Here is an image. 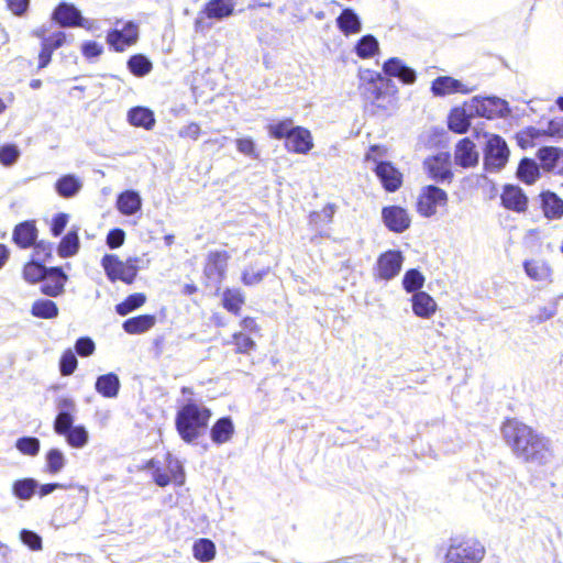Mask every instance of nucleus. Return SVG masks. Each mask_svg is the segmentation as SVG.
Returning a JSON list of instances; mask_svg holds the SVG:
<instances>
[{
  "label": "nucleus",
  "mask_w": 563,
  "mask_h": 563,
  "mask_svg": "<svg viewBox=\"0 0 563 563\" xmlns=\"http://www.w3.org/2000/svg\"><path fill=\"white\" fill-rule=\"evenodd\" d=\"M120 386V379L114 373L99 376L95 384L96 391L106 398H115L119 394Z\"/></svg>",
  "instance_id": "obj_30"
},
{
  "label": "nucleus",
  "mask_w": 563,
  "mask_h": 563,
  "mask_svg": "<svg viewBox=\"0 0 563 563\" xmlns=\"http://www.w3.org/2000/svg\"><path fill=\"white\" fill-rule=\"evenodd\" d=\"M509 150L503 137L492 134L487 139L484 165L488 172L500 170L508 162Z\"/></svg>",
  "instance_id": "obj_9"
},
{
  "label": "nucleus",
  "mask_w": 563,
  "mask_h": 563,
  "mask_svg": "<svg viewBox=\"0 0 563 563\" xmlns=\"http://www.w3.org/2000/svg\"><path fill=\"white\" fill-rule=\"evenodd\" d=\"M465 107L471 114L487 119L504 117L509 112L508 103L497 97H473Z\"/></svg>",
  "instance_id": "obj_8"
},
{
  "label": "nucleus",
  "mask_w": 563,
  "mask_h": 563,
  "mask_svg": "<svg viewBox=\"0 0 563 563\" xmlns=\"http://www.w3.org/2000/svg\"><path fill=\"white\" fill-rule=\"evenodd\" d=\"M366 161L368 163L371 161L374 162V172L387 191L394 192L401 186L402 175L394 165L387 162L377 163L376 159L372 157V153H367Z\"/></svg>",
  "instance_id": "obj_13"
},
{
  "label": "nucleus",
  "mask_w": 563,
  "mask_h": 563,
  "mask_svg": "<svg viewBox=\"0 0 563 563\" xmlns=\"http://www.w3.org/2000/svg\"><path fill=\"white\" fill-rule=\"evenodd\" d=\"M117 209L123 216L136 214L142 208V198L135 190H125L118 196Z\"/></svg>",
  "instance_id": "obj_25"
},
{
  "label": "nucleus",
  "mask_w": 563,
  "mask_h": 563,
  "mask_svg": "<svg viewBox=\"0 0 563 563\" xmlns=\"http://www.w3.org/2000/svg\"><path fill=\"white\" fill-rule=\"evenodd\" d=\"M478 152L475 144L467 137L461 140L454 151L455 163L464 168L474 167L478 163Z\"/></svg>",
  "instance_id": "obj_22"
},
{
  "label": "nucleus",
  "mask_w": 563,
  "mask_h": 563,
  "mask_svg": "<svg viewBox=\"0 0 563 563\" xmlns=\"http://www.w3.org/2000/svg\"><path fill=\"white\" fill-rule=\"evenodd\" d=\"M404 255L400 251L389 250L380 254L375 266V276L382 280L394 279L401 271Z\"/></svg>",
  "instance_id": "obj_11"
},
{
  "label": "nucleus",
  "mask_w": 563,
  "mask_h": 563,
  "mask_svg": "<svg viewBox=\"0 0 563 563\" xmlns=\"http://www.w3.org/2000/svg\"><path fill=\"white\" fill-rule=\"evenodd\" d=\"M76 352L80 355V356H89L93 353L95 351V343L91 339L89 338H81L79 339L77 342H76Z\"/></svg>",
  "instance_id": "obj_64"
},
{
  "label": "nucleus",
  "mask_w": 563,
  "mask_h": 563,
  "mask_svg": "<svg viewBox=\"0 0 563 563\" xmlns=\"http://www.w3.org/2000/svg\"><path fill=\"white\" fill-rule=\"evenodd\" d=\"M128 121L131 125L152 130L155 125V115L152 110L145 107H134L128 112Z\"/></svg>",
  "instance_id": "obj_29"
},
{
  "label": "nucleus",
  "mask_w": 563,
  "mask_h": 563,
  "mask_svg": "<svg viewBox=\"0 0 563 563\" xmlns=\"http://www.w3.org/2000/svg\"><path fill=\"white\" fill-rule=\"evenodd\" d=\"M146 301V296L144 294L137 292L130 295L124 301L115 306V311L120 316H126L133 310L142 307Z\"/></svg>",
  "instance_id": "obj_46"
},
{
  "label": "nucleus",
  "mask_w": 563,
  "mask_h": 563,
  "mask_svg": "<svg viewBox=\"0 0 563 563\" xmlns=\"http://www.w3.org/2000/svg\"><path fill=\"white\" fill-rule=\"evenodd\" d=\"M426 278L421 272L418 269H409L405 273L402 277V287L409 294H415L418 291H422Z\"/></svg>",
  "instance_id": "obj_41"
},
{
  "label": "nucleus",
  "mask_w": 563,
  "mask_h": 563,
  "mask_svg": "<svg viewBox=\"0 0 563 563\" xmlns=\"http://www.w3.org/2000/svg\"><path fill=\"white\" fill-rule=\"evenodd\" d=\"M485 548L476 539H465L450 545L443 563H479Z\"/></svg>",
  "instance_id": "obj_7"
},
{
  "label": "nucleus",
  "mask_w": 563,
  "mask_h": 563,
  "mask_svg": "<svg viewBox=\"0 0 563 563\" xmlns=\"http://www.w3.org/2000/svg\"><path fill=\"white\" fill-rule=\"evenodd\" d=\"M155 317L151 314H143L130 318L123 322V329L129 334H140L148 331L155 324Z\"/></svg>",
  "instance_id": "obj_34"
},
{
  "label": "nucleus",
  "mask_w": 563,
  "mask_h": 563,
  "mask_svg": "<svg viewBox=\"0 0 563 563\" xmlns=\"http://www.w3.org/2000/svg\"><path fill=\"white\" fill-rule=\"evenodd\" d=\"M223 307L233 313H239L243 303H244V295L240 289L229 288L223 291L222 298Z\"/></svg>",
  "instance_id": "obj_40"
},
{
  "label": "nucleus",
  "mask_w": 563,
  "mask_h": 563,
  "mask_svg": "<svg viewBox=\"0 0 563 563\" xmlns=\"http://www.w3.org/2000/svg\"><path fill=\"white\" fill-rule=\"evenodd\" d=\"M66 462V456L62 450L51 449L45 455V472L56 475L63 471Z\"/></svg>",
  "instance_id": "obj_38"
},
{
  "label": "nucleus",
  "mask_w": 563,
  "mask_h": 563,
  "mask_svg": "<svg viewBox=\"0 0 563 563\" xmlns=\"http://www.w3.org/2000/svg\"><path fill=\"white\" fill-rule=\"evenodd\" d=\"M385 75L398 78L405 85H412L416 81V71L408 67L405 62L398 57H391L383 65Z\"/></svg>",
  "instance_id": "obj_21"
},
{
  "label": "nucleus",
  "mask_w": 563,
  "mask_h": 563,
  "mask_svg": "<svg viewBox=\"0 0 563 563\" xmlns=\"http://www.w3.org/2000/svg\"><path fill=\"white\" fill-rule=\"evenodd\" d=\"M37 482L33 478H24L14 482L13 494L16 498L22 500H29L35 493Z\"/></svg>",
  "instance_id": "obj_43"
},
{
  "label": "nucleus",
  "mask_w": 563,
  "mask_h": 563,
  "mask_svg": "<svg viewBox=\"0 0 563 563\" xmlns=\"http://www.w3.org/2000/svg\"><path fill=\"white\" fill-rule=\"evenodd\" d=\"M194 556L200 562H209L216 556V545L209 539H199L192 547Z\"/></svg>",
  "instance_id": "obj_39"
},
{
  "label": "nucleus",
  "mask_w": 563,
  "mask_h": 563,
  "mask_svg": "<svg viewBox=\"0 0 563 563\" xmlns=\"http://www.w3.org/2000/svg\"><path fill=\"white\" fill-rule=\"evenodd\" d=\"M518 177L526 184H533L539 177L538 165L531 159H522L518 167Z\"/></svg>",
  "instance_id": "obj_47"
},
{
  "label": "nucleus",
  "mask_w": 563,
  "mask_h": 563,
  "mask_svg": "<svg viewBox=\"0 0 563 563\" xmlns=\"http://www.w3.org/2000/svg\"><path fill=\"white\" fill-rule=\"evenodd\" d=\"M358 90L366 104L376 110L388 111L395 107V98L386 90L384 77L375 70L360 71Z\"/></svg>",
  "instance_id": "obj_2"
},
{
  "label": "nucleus",
  "mask_w": 563,
  "mask_h": 563,
  "mask_svg": "<svg viewBox=\"0 0 563 563\" xmlns=\"http://www.w3.org/2000/svg\"><path fill=\"white\" fill-rule=\"evenodd\" d=\"M501 434L514 455L527 463L545 465L552 457L549 440L531 427L509 419L501 427Z\"/></svg>",
  "instance_id": "obj_1"
},
{
  "label": "nucleus",
  "mask_w": 563,
  "mask_h": 563,
  "mask_svg": "<svg viewBox=\"0 0 563 563\" xmlns=\"http://www.w3.org/2000/svg\"><path fill=\"white\" fill-rule=\"evenodd\" d=\"M81 18V12L68 2H60L52 13V20L62 27H77Z\"/></svg>",
  "instance_id": "obj_20"
},
{
  "label": "nucleus",
  "mask_w": 563,
  "mask_h": 563,
  "mask_svg": "<svg viewBox=\"0 0 563 563\" xmlns=\"http://www.w3.org/2000/svg\"><path fill=\"white\" fill-rule=\"evenodd\" d=\"M234 433V426L230 418L219 419L212 427L211 440L217 444H223L231 440Z\"/></svg>",
  "instance_id": "obj_33"
},
{
  "label": "nucleus",
  "mask_w": 563,
  "mask_h": 563,
  "mask_svg": "<svg viewBox=\"0 0 563 563\" xmlns=\"http://www.w3.org/2000/svg\"><path fill=\"white\" fill-rule=\"evenodd\" d=\"M285 147L289 152L296 154H307L313 147V139L311 132L302 126H295L289 135L288 141L285 143Z\"/></svg>",
  "instance_id": "obj_19"
},
{
  "label": "nucleus",
  "mask_w": 563,
  "mask_h": 563,
  "mask_svg": "<svg viewBox=\"0 0 563 563\" xmlns=\"http://www.w3.org/2000/svg\"><path fill=\"white\" fill-rule=\"evenodd\" d=\"M65 439L69 446L82 449L89 441V433L84 426H75L65 435Z\"/></svg>",
  "instance_id": "obj_44"
},
{
  "label": "nucleus",
  "mask_w": 563,
  "mask_h": 563,
  "mask_svg": "<svg viewBox=\"0 0 563 563\" xmlns=\"http://www.w3.org/2000/svg\"><path fill=\"white\" fill-rule=\"evenodd\" d=\"M235 144H236V150L239 151V153H241L247 157H251L253 159L258 158L256 145L252 137H249V136L239 137L235 140Z\"/></svg>",
  "instance_id": "obj_56"
},
{
  "label": "nucleus",
  "mask_w": 563,
  "mask_h": 563,
  "mask_svg": "<svg viewBox=\"0 0 563 563\" xmlns=\"http://www.w3.org/2000/svg\"><path fill=\"white\" fill-rule=\"evenodd\" d=\"M235 0H210L201 14L208 19L223 20L231 16L234 12Z\"/></svg>",
  "instance_id": "obj_27"
},
{
  "label": "nucleus",
  "mask_w": 563,
  "mask_h": 563,
  "mask_svg": "<svg viewBox=\"0 0 563 563\" xmlns=\"http://www.w3.org/2000/svg\"><path fill=\"white\" fill-rule=\"evenodd\" d=\"M128 68L137 77H143L152 70V63L144 55L137 54L130 57Z\"/></svg>",
  "instance_id": "obj_45"
},
{
  "label": "nucleus",
  "mask_w": 563,
  "mask_h": 563,
  "mask_svg": "<svg viewBox=\"0 0 563 563\" xmlns=\"http://www.w3.org/2000/svg\"><path fill=\"white\" fill-rule=\"evenodd\" d=\"M471 114L468 109L465 108H454L449 115V128L451 131L455 133H465L470 128Z\"/></svg>",
  "instance_id": "obj_32"
},
{
  "label": "nucleus",
  "mask_w": 563,
  "mask_h": 563,
  "mask_svg": "<svg viewBox=\"0 0 563 563\" xmlns=\"http://www.w3.org/2000/svg\"><path fill=\"white\" fill-rule=\"evenodd\" d=\"M15 448L24 455L36 456L40 451V440L33 437H23L16 440Z\"/></svg>",
  "instance_id": "obj_53"
},
{
  "label": "nucleus",
  "mask_w": 563,
  "mask_h": 563,
  "mask_svg": "<svg viewBox=\"0 0 563 563\" xmlns=\"http://www.w3.org/2000/svg\"><path fill=\"white\" fill-rule=\"evenodd\" d=\"M147 467L153 470L154 482L161 487L172 483L181 486L185 483V472L181 463L169 453L166 455L164 464L159 461L151 460Z\"/></svg>",
  "instance_id": "obj_5"
},
{
  "label": "nucleus",
  "mask_w": 563,
  "mask_h": 563,
  "mask_svg": "<svg viewBox=\"0 0 563 563\" xmlns=\"http://www.w3.org/2000/svg\"><path fill=\"white\" fill-rule=\"evenodd\" d=\"M125 233L121 229H113L107 235V244L111 249H117L124 243Z\"/></svg>",
  "instance_id": "obj_63"
},
{
  "label": "nucleus",
  "mask_w": 563,
  "mask_h": 563,
  "mask_svg": "<svg viewBox=\"0 0 563 563\" xmlns=\"http://www.w3.org/2000/svg\"><path fill=\"white\" fill-rule=\"evenodd\" d=\"M77 367V358L75 354L68 350L60 358V373L64 376L70 375Z\"/></svg>",
  "instance_id": "obj_58"
},
{
  "label": "nucleus",
  "mask_w": 563,
  "mask_h": 563,
  "mask_svg": "<svg viewBox=\"0 0 563 563\" xmlns=\"http://www.w3.org/2000/svg\"><path fill=\"white\" fill-rule=\"evenodd\" d=\"M542 208L548 219H560L563 217V200L553 192L542 195Z\"/></svg>",
  "instance_id": "obj_35"
},
{
  "label": "nucleus",
  "mask_w": 563,
  "mask_h": 563,
  "mask_svg": "<svg viewBox=\"0 0 563 563\" xmlns=\"http://www.w3.org/2000/svg\"><path fill=\"white\" fill-rule=\"evenodd\" d=\"M101 265L111 282L121 280L132 284L137 271L148 267L150 260L133 256L123 262L114 254H107L102 257Z\"/></svg>",
  "instance_id": "obj_4"
},
{
  "label": "nucleus",
  "mask_w": 563,
  "mask_h": 563,
  "mask_svg": "<svg viewBox=\"0 0 563 563\" xmlns=\"http://www.w3.org/2000/svg\"><path fill=\"white\" fill-rule=\"evenodd\" d=\"M412 313L420 319L430 320L438 311V303L434 298L426 291H418L411 295L410 299Z\"/></svg>",
  "instance_id": "obj_17"
},
{
  "label": "nucleus",
  "mask_w": 563,
  "mask_h": 563,
  "mask_svg": "<svg viewBox=\"0 0 563 563\" xmlns=\"http://www.w3.org/2000/svg\"><path fill=\"white\" fill-rule=\"evenodd\" d=\"M66 282L67 275L59 267H53L45 277L42 291L47 296L56 297L64 291Z\"/></svg>",
  "instance_id": "obj_28"
},
{
  "label": "nucleus",
  "mask_w": 563,
  "mask_h": 563,
  "mask_svg": "<svg viewBox=\"0 0 563 563\" xmlns=\"http://www.w3.org/2000/svg\"><path fill=\"white\" fill-rule=\"evenodd\" d=\"M81 53L82 55L88 58H96L100 56L103 52V47L101 44L95 42V41H86L81 44Z\"/></svg>",
  "instance_id": "obj_60"
},
{
  "label": "nucleus",
  "mask_w": 563,
  "mask_h": 563,
  "mask_svg": "<svg viewBox=\"0 0 563 563\" xmlns=\"http://www.w3.org/2000/svg\"><path fill=\"white\" fill-rule=\"evenodd\" d=\"M295 126L292 125L291 120H283L276 123H272L268 125V133L272 137L276 140L285 139L288 141L290 133Z\"/></svg>",
  "instance_id": "obj_50"
},
{
  "label": "nucleus",
  "mask_w": 563,
  "mask_h": 563,
  "mask_svg": "<svg viewBox=\"0 0 563 563\" xmlns=\"http://www.w3.org/2000/svg\"><path fill=\"white\" fill-rule=\"evenodd\" d=\"M31 312L34 317L43 319H53L58 316V308L56 303L48 299L36 300L32 305Z\"/></svg>",
  "instance_id": "obj_42"
},
{
  "label": "nucleus",
  "mask_w": 563,
  "mask_h": 563,
  "mask_svg": "<svg viewBox=\"0 0 563 563\" xmlns=\"http://www.w3.org/2000/svg\"><path fill=\"white\" fill-rule=\"evenodd\" d=\"M74 423V417L69 412L58 413L54 421V431L58 435L65 437L71 428Z\"/></svg>",
  "instance_id": "obj_54"
},
{
  "label": "nucleus",
  "mask_w": 563,
  "mask_h": 563,
  "mask_svg": "<svg viewBox=\"0 0 563 563\" xmlns=\"http://www.w3.org/2000/svg\"><path fill=\"white\" fill-rule=\"evenodd\" d=\"M232 343L236 346L238 353H250L255 349V342L245 333L236 332L232 336Z\"/></svg>",
  "instance_id": "obj_55"
},
{
  "label": "nucleus",
  "mask_w": 563,
  "mask_h": 563,
  "mask_svg": "<svg viewBox=\"0 0 563 563\" xmlns=\"http://www.w3.org/2000/svg\"><path fill=\"white\" fill-rule=\"evenodd\" d=\"M139 40V24L128 21L121 29H113L107 34V43L117 52H124Z\"/></svg>",
  "instance_id": "obj_12"
},
{
  "label": "nucleus",
  "mask_w": 563,
  "mask_h": 563,
  "mask_svg": "<svg viewBox=\"0 0 563 563\" xmlns=\"http://www.w3.org/2000/svg\"><path fill=\"white\" fill-rule=\"evenodd\" d=\"M21 541L33 551L42 549V539L38 534L30 530H22L20 533Z\"/></svg>",
  "instance_id": "obj_59"
},
{
  "label": "nucleus",
  "mask_w": 563,
  "mask_h": 563,
  "mask_svg": "<svg viewBox=\"0 0 563 563\" xmlns=\"http://www.w3.org/2000/svg\"><path fill=\"white\" fill-rule=\"evenodd\" d=\"M229 258L230 255L225 251L210 252L205 266L206 276L216 283H221L225 275Z\"/></svg>",
  "instance_id": "obj_18"
},
{
  "label": "nucleus",
  "mask_w": 563,
  "mask_h": 563,
  "mask_svg": "<svg viewBox=\"0 0 563 563\" xmlns=\"http://www.w3.org/2000/svg\"><path fill=\"white\" fill-rule=\"evenodd\" d=\"M378 51V42L372 35L363 36L355 46V52L361 58H369Z\"/></svg>",
  "instance_id": "obj_49"
},
{
  "label": "nucleus",
  "mask_w": 563,
  "mask_h": 563,
  "mask_svg": "<svg viewBox=\"0 0 563 563\" xmlns=\"http://www.w3.org/2000/svg\"><path fill=\"white\" fill-rule=\"evenodd\" d=\"M382 219L388 230L395 233L406 231L411 223V218L408 211L399 206L384 207L382 210Z\"/></svg>",
  "instance_id": "obj_15"
},
{
  "label": "nucleus",
  "mask_w": 563,
  "mask_h": 563,
  "mask_svg": "<svg viewBox=\"0 0 563 563\" xmlns=\"http://www.w3.org/2000/svg\"><path fill=\"white\" fill-rule=\"evenodd\" d=\"M201 133V128L196 122H189L180 128L178 135L183 139L198 140Z\"/></svg>",
  "instance_id": "obj_61"
},
{
  "label": "nucleus",
  "mask_w": 563,
  "mask_h": 563,
  "mask_svg": "<svg viewBox=\"0 0 563 563\" xmlns=\"http://www.w3.org/2000/svg\"><path fill=\"white\" fill-rule=\"evenodd\" d=\"M339 29L345 34H355L361 31V21L351 9H345L336 20Z\"/></svg>",
  "instance_id": "obj_36"
},
{
  "label": "nucleus",
  "mask_w": 563,
  "mask_h": 563,
  "mask_svg": "<svg viewBox=\"0 0 563 563\" xmlns=\"http://www.w3.org/2000/svg\"><path fill=\"white\" fill-rule=\"evenodd\" d=\"M543 134L555 139H563V118H554L549 123Z\"/></svg>",
  "instance_id": "obj_62"
},
{
  "label": "nucleus",
  "mask_w": 563,
  "mask_h": 563,
  "mask_svg": "<svg viewBox=\"0 0 563 563\" xmlns=\"http://www.w3.org/2000/svg\"><path fill=\"white\" fill-rule=\"evenodd\" d=\"M423 165L430 177L437 181H450L453 176L449 153L442 152L428 157Z\"/></svg>",
  "instance_id": "obj_14"
},
{
  "label": "nucleus",
  "mask_w": 563,
  "mask_h": 563,
  "mask_svg": "<svg viewBox=\"0 0 563 563\" xmlns=\"http://www.w3.org/2000/svg\"><path fill=\"white\" fill-rule=\"evenodd\" d=\"M32 35L41 40L38 68H45L51 63L54 51L64 46L68 42V38L73 37L59 30L48 33L46 25H41L33 30Z\"/></svg>",
  "instance_id": "obj_6"
},
{
  "label": "nucleus",
  "mask_w": 563,
  "mask_h": 563,
  "mask_svg": "<svg viewBox=\"0 0 563 563\" xmlns=\"http://www.w3.org/2000/svg\"><path fill=\"white\" fill-rule=\"evenodd\" d=\"M84 181L74 174H67L59 177L55 183V190L63 198H73L82 189Z\"/></svg>",
  "instance_id": "obj_26"
},
{
  "label": "nucleus",
  "mask_w": 563,
  "mask_h": 563,
  "mask_svg": "<svg viewBox=\"0 0 563 563\" xmlns=\"http://www.w3.org/2000/svg\"><path fill=\"white\" fill-rule=\"evenodd\" d=\"M268 273L269 267H249L243 271L241 280L245 286H254L260 284Z\"/></svg>",
  "instance_id": "obj_51"
},
{
  "label": "nucleus",
  "mask_w": 563,
  "mask_h": 563,
  "mask_svg": "<svg viewBox=\"0 0 563 563\" xmlns=\"http://www.w3.org/2000/svg\"><path fill=\"white\" fill-rule=\"evenodd\" d=\"M20 156V151L14 144H2L0 145V162L10 166L14 164Z\"/></svg>",
  "instance_id": "obj_57"
},
{
  "label": "nucleus",
  "mask_w": 563,
  "mask_h": 563,
  "mask_svg": "<svg viewBox=\"0 0 563 563\" xmlns=\"http://www.w3.org/2000/svg\"><path fill=\"white\" fill-rule=\"evenodd\" d=\"M474 91V87H470L461 80L450 76H440L431 84V92L435 97H444L453 93H470Z\"/></svg>",
  "instance_id": "obj_16"
},
{
  "label": "nucleus",
  "mask_w": 563,
  "mask_h": 563,
  "mask_svg": "<svg viewBox=\"0 0 563 563\" xmlns=\"http://www.w3.org/2000/svg\"><path fill=\"white\" fill-rule=\"evenodd\" d=\"M14 242L25 249L31 246L36 239V229L34 224L24 222L19 224L13 232Z\"/></svg>",
  "instance_id": "obj_37"
},
{
  "label": "nucleus",
  "mask_w": 563,
  "mask_h": 563,
  "mask_svg": "<svg viewBox=\"0 0 563 563\" xmlns=\"http://www.w3.org/2000/svg\"><path fill=\"white\" fill-rule=\"evenodd\" d=\"M48 271L46 267H44L41 264H37L35 262L27 263L24 266L23 275L25 280L30 283H36L43 278H45L48 274Z\"/></svg>",
  "instance_id": "obj_52"
},
{
  "label": "nucleus",
  "mask_w": 563,
  "mask_h": 563,
  "mask_svg": "<svg viewBox=\"0 0 563 563\" xmlns=\"http://www.w3.org/2000/svg\"><path fill=\"white\" fill-rule=\"evenodd\" d=\"M211 412L208 408L198 404H187L177 413L176 428L186 442L196 440L207 428Z\"/></svg>",
  "instance_id": "obj_3"
},
{
  "label": "nucleus",
  "mask_w": 563,
  "mask_h": 563,
  "mask_svg": "<svg viewBox=\"0 0 563 563\" xmlns=\"http://www.w3.org/2000/svg\"><path fill=\"white\" fill-rule=\"evenodd\" d=\"M527 275L537 282H551L552 268L545 261L531 260L523 264Z\"/></svg>",
  "instance_id": "obj_31"
},
{
  "label": "nucleus",
  "mask_w": 563,
  "mask_h": 563,
  "mask_svg": "<svg viewBox=\"0 0 563 563\" xmlns=\"http://www.w3.org/2000/svg\"><path fill=\"white\" fill-rule=\"evenodd\" d=\"M503 206L516 212H523L528 206V198L521 188L508 185L504 188L501 194Z\"/></svg>",
  "instance_id": "obj_24"
},
{
  "label": "nucleus",
  "mask_w": 563,
  "mask_h": 563,
  "mask_svg": "<svg viewBox=\"0 0 563 563\" xmlns=\"http://www.w3.org/2000/svg\"><path fill=\"white\" fill-rule=\"evenodd\" d=\"M538 158L542 168L548 172L563 173V150L554 146H544L538 151Z\"/></svg>",
  "instance_id": "obj_23"
},
{
  "label": "nucleus",
  "mask_w": 563,
  "mask_h": 563,
  "mask_svg": "<svg viewBox=\"0 0 563 563\" xmlns=\"http://www.w3.org/2000/svg\"><path fill=\"white\" fill-rule=\"evenodd\" d=\"M79 249V240L76 232L67 233L59 243L58 255L60 257L74 256Z\"/></svg>",
  "instance_id": "obj_48"
},
{
  "label": "nucleus",
  "mask_w": 563,
  "mask_h": 563,
  "mask_svg": "<svg viewBox=\"0 0 563 563\" xmlns=\"http://www.w3.org/2000/svg\"><path fill=\"white\" fill-rule=\"evenodd\" d=\"M448 194L435 186H426L421 189L418 197L417 210L426 218L434 216L438 208H443L448 203Z\"/></svg>",
  "instance_id": "obj_10"
}]
</instances>
